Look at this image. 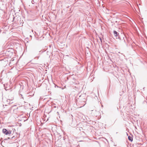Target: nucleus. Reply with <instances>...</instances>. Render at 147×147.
I'll list each match as a JSON object with an SVG mask.
<instances>
[{
	"mask_svg": "<svg viewBox=\"0 0 147 147\" xmlns=\"http://www.w3.org/2000/svg\"><path fill=\"white\" fill-rule=\"evenodd\" d=\"M2 132L5 135L9 136L12 134V131L11 130H8L5 129H3L2 130Z\"/></svg>",
	"mask_w": 147,
	"mask_h": 147,
	"instance_id": "f257e3e1",
	"label": "nucleus"
},
{
	"mask_svg": "<svg viewBox=\"0 0 147 147\" xmlns=\"http://www.w3.org/2000/svg\"><path fill=\"white\" fill-rule=\"evenodd\" d=\"M113 33L114 34V35L115 36L117 37V36L118 33L116 31H114Z\"/></svg>",
	"mask_w": 147,
	"mask_h": 147,
	"instance_id": "f03ea898",
	"label": "nucleus"
},
{
	"mask_svg": "<svg viewBox=\"0 0 147 147\" xmlns=\"http://www.w3.org/2000/svg\"><path fill=\"white\" fill-rule=\"evenodd\" d=\"M128 139L129 140L131 141H132L133 140L131 136H129L128 137Z\"/></svg>",
	"mask_w": 147,
	"mask_h": 147,
	"instance_id": "7ed1b4c3",
	"label": "nucleus"
}]
</instances>
